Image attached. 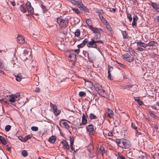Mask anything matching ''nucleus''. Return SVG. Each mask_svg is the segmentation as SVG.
Instances as JSON below:
<instances>
[{
  "mask_svg": "<svg viewBox=\"0 0 159 159\" xmlns=\"http://www.w3.org/2000/svg\"><path fill=\"white\" fill-rule=\"evenodd\" d=\"M117 142L118 146L122 148H127L130 146L129 141L125 139L118 140Z\"/></svg>",
  "mask_w": 159,
  "mask_h": 159,
  "instance_id": "nucleus-1",
  "label": "nucleus"
},
{
  "mask_svg": "<svg viewBox=\"0 0 159 159\" xmlns=\"http://www.w3.org/2000/svg\"><path fill=\"white\" fill-rule=\"evenodd\" d=\"M70 2L73 5H76L81 10L85 11L86 7L82 3L81 0H67Z\"/></svg>",
  "mask_w": 159,
  "mask_h": 159,
  "instance_id": "nucleus-2",
  "label": "nucleus"
},
{
  "mask_svg": "<svg viewBox=\"0 0 159 159\" xmlns=\"http://www.w3.org/2000/svg\"><path fill=\"white\" fill-rule=\"evenodd\" d=\"M57 22L61 28H64L68 25V20L67 19H63L61 17H58L57 19Z\"/></svg>",
  "mask_w": 159,
  "mask_h": 159,
  "instance_id": "nucleus-3",
  "label": "nucleus"
},
{
  "mask_svg": "<svg viewBox=\"0 0 159 159\" xmlns=\"http://www.w3.org/2000/svg\"><path fill=\"white\" fill-rule=\"evenodd\" d=\"M20 96V93H17L15 94H11L9 95V102H11V104H12V103H14L16 101L19 100V98Z\"/></svg>",
  "mask_w": 159,
  "mask_h": 159,
  "instance_id": "nucleus-4",
  "label": "nucleus"
},
{
  "mask_svg": "<svg viewBox=\"0 0 159 159\" xmlns=\"http://www.w3.org/2000/svg\"><path fill=\"white\" fill-rule=\"evenodd\" d=\"M86 23L87 24L89 28L94 33H98L99 32L100 29L93 27L92 22L90 19H86Z\"/></svg>",
  "mask_w": 159,
  "mask_h": 159,
  "instance_id": "nucleus-5",
  "label": "nucleus"
},
{
  "mask_svg": "<svg viewBox=\"0 0 159 159\" xmlns=\"http://www.w3.org/2000/svg\"><path fill=\"white\" fill-rule=\"evenodd\" d=\"M134 54V57H133L132 55L130 54L127 53L123 55V57L124 59L127 61L130 62L133 59H135L137 57L136 55H137L136 53Z\"/></svg>",
  "mask_w": 159,
  "mask_h": 159,
  "instance_id": "nucleus-6",
  "label": "nucleus"
},
{
  "mask_svg": "<svg viewBox=\"0 0 159 159\" xmlns=\"http://www.w3.org/2000/svg\"><path fill=\"white\" fill-rule=\"evenodd\" d=\"M87 46L89 48H97V45L96 43L95 39L94 38H92L91 41L88 42Z\"/></svg>",
  "mask_w": 159,
  "mask_h": 159,
  "instance_id": "nucleus-7",
  "label": "nucleus"
},
{
  "mask_svg": "<svg viewBox=\"0 0 159 159\" xmlns=\"http://www.w3.org/2000/svg\"><path fill=\"white\" fill-rule=\"evenodd\" d=\"M50 107L53 108V112L54 114L56 116L58 115L61 113V110L57 108V107L56 105L53 104L52 103H50Z\"/></svg>",
  "mask_w": 159,
  "mask_h": 159,
  "instance_id": "nucleus-8",
  "label": "nucleus"
},
{
  "mask_svg": "<svg viewBox=\"0 0 159 159\" xmlns=\"http://www.w3.org/2000/svg\"><path fill=\"white\" fill-rule=\"evenodd\" d=\"M28 12L30 14H33L34 10L33 8L31 6V3L29 1H27L25 4Z\"/></svg>",
  "mask_w": 159,
  "mask_h": 159,
  "instance_id": "nucleus-9",
  "label": "nucleus"
},
{
  "mask_svg": "<svg viewBox=\"0 0 159 159\" xmlns=\"http://www.w3.org/2000/svg\"><path fill=\"white\" fill-rule=\"evenodd\" d=\"M17 41L19 43L23 44L25 43V39L23 36L18 34L17 38Z\"/></svg>",
  "mask_w": 159,
  "mask_h": 159,
  "instance_id": "nucleus-10",
  "label": "nucleus"
},
{
  "mask_svg": "<svg viewBox=\"0 0 159 159\" xmlns=\"http://www.w3.org/2000/svg\"><path fill=\"white\" fill-rule=\"evenodd\" d=\"M70 148H71V150H70V152H75V151L73 148V145L74 143V139L73 137H70Z\"/></svg>",
  "mask_w": 159,
  "mask_h": 159,
  "instance_id": "nucleus-11",
  "label": "nucleus"
},
{
  "mask_svg": "<svg viewBox=\"0 0 159 159\" xmlns=\"http://www.w3.org/2000/svg\"><path fill=\"white\" fill-rule=\"evenodd\" d=\"M61 143L63 145V148L66 149L67 150H69V146L66 141L65 140H63L61 142Z\"/></svg>",
  "mask_w": 159,
  "mask_h": 159,
  "instance_id": "nucleus-12",
  "label": "nucleus"
},
{
  "mask_svg": "<svg viewBox=\"0 0 159 159\" xmlns=\"http://www.w3.org/2000/svg\"><path fill=\"white\" fill-rule=\"evenodd\" d=\"M107 117H109L111 118H113V116L114 115V112L113 111L110 110L109 108H107Z\"/></svg>",
  "mask_w": 159,
  "mask_h": 159,
  "instance_id": "nucleus-13",
  "label": "nucleus"
},
{
  "mask_svg": "<svg viewBox=\"0 0 159 159\" xmlns=\"http://www.w3.org/2000/svg\"><path fill=\"white\" fill-rule=\"evenodd\" d=\"M69 57L70 58V60L71 61H75L76 60V55L72 52L69 56Z\"/></svg>",
  "mask_w": 159,
  "mask_h": 159,
  "instance_id": "nucleus-14",
  "label": "nucleus"
},
{
  "mask_svg": "<svg viewBox=\"0 0 159 159\" xmlns=\"http://www.w3.org/2000/svg\"><path fill=\"white\" fill-rule=\"evenodd\" d=\"M85 85L87 87L89 88H92L93 86V83L88 80L85 81Z\"/></svg>",
  "mask_w": 159,
  "mask_h": 159,
  "instance_id": "nucleus-15",
  "label": "nucleus"
},
{
  "mask_svg": "<svg viewBox=\"0 0 159 159\" xmlns=\"http://www.w3.org/2000/svg\"><path fill=\"white\" fill-rule=\"evenodd\" d=\"M87 129L88 131L90 133L93 134L94 132V129L93 128V126L92 125H89L87 128Z\"/></svg>",
  "mask_w": 159,
  "mask_h": 159,
  "instance_id": "nucleus-16",
  "label": "nucleus"
},
{
  "mask_svg": "<svg viewBox=\"0 0 159 159\" xmlns=\"http://www.w3.org/2000/svg\"><path fill=\"white\" fill-rule=\"evenodd\" d=\"M16 80L18 81H20L23 79L22 76L21 74H19L15 76Z\"/></svg>",
  "mask_w": 159,
  "mask_h": 159,
  "instance_id": "nucleus-17",
  "label": "nucleus"
},
{
  "mask_svg": "<svg viewBox=\"0 0 159 159\" xmlns=\"http://www.w3.org/2000/svg\"><path fill=\"white\" fill-rule=\"evenodd\" d=\"M56 140V137L53 136L50 137L48 140L49 142L51 143H54Z\"/></svg>",
  "mask_w": 159,
  "mask_h": 159,
  "instance_id": "nucleus-18",
  "label": "nucleus"
},
{
  "mask_svg": "<svg viewBox=\"0 0 159 159\" xmlns=\"http://www.w3.org/2000/svg\"><path fill=\"white\" fill-rule=\"evenodd\" d=\"M22 50H23V53H22V57L25 56L26 55L28 54L29 52V51L28 50V49L25 48H22Z\"/></svg>",
  "mask_w": 159,
  "mask_h": 159,
  "instance_id": "nucleus-19",
  "label": "nucleus"
},
{
  "mask_svg": "<svg viewBox=\"0 0 159 159\" xmlns=\"http://www.w3.org/2000/svg\"><path fill=\"white\" fill-rule=\"evenodd\" d=\"M82 123L83 124H86L87 122V120L86 118L85 117L84 114V113L82 115Z\"/></svg>",
  "mask_w": 159,
  "mask_h": 159,
  "instance_id": "nucleus-20",
  "label": "nucleus"
},
{
  "mask_svg": "<svg viewBox=\"0 0 159 159\" xmlns=\"http://www.w3.org/2000/svg\"><path fill=\"white\" fill-rule=\"evenodd\" d=\"M0 159H7V157L2 152L0 153Z\"/></svg>",
  "mask_w": 159,
  "mask_h": 159,
  "instance_id": "nucleus-21",
  "label": "nucleus"
},
{
  "mask_svg": "<svg viewBox=\"0 0 159 159\" xmlns=\"http://www.w3.org/2000/svg\"><path fill=\"white\" fill-rule=\"evenodd\" d=\"M105 25L106 26V28L109 31L111 32L112 31V29L108 22H107V23H105Z\"/></svg>",
  "mask_w": 159,
  "mask_h": 159,
  "instance_id": "nucleus-22",
  "label": "nucleus"
},
{
  "mask_svg": "<svg viewBox=\"0 0 159 159\" xmlns=\"http://www.w3.org/2000/svg\"><path fill=\"white\" fill-rule=\"evenodd\" d=\"M0 140L1 142L4 145H5L7 143V142L5 138L2 136H0Z\"/></svg>",
  "mask_w": 159,
  "mask_h": 159,
  "instance_id": "nucleus-23",
  "label": "nucleus"
},
{
  "mask_svg": "<svg viewBox=\"0 0 159 159\" xmlns=\"http://www.w3.org/2000/svg\"><path fill=\"white\" fill-rule=\"evenodd\" d=\"M80 31L79 29L76 30L75 32V36L77 37H79L80 35Z\"/></svg>",
  "mask_w": 159,
  "mask_h": 159,
  "instance_id": "nucleus-24",
  "label": "nucleus"
},
{
  "mask_svg": "<svg viewBox=\"0 0 159 159\" xmlns=\"http://www.w3.org/2000/svg\"><path fill=\"white\" fill-rule=\"evenodd\" d=\"M20 10L23 12L25 13L26 12V10L25 7L23 5H21L20 7Z\"/></svg>",
  "mask_w": 159,
  "mask_h": 159,
  "instance_id": "nucleus-25",
  "label": "nucleus"
},
{
  "mask_svg": "<svg viewBox=\"0 0 159 159\" xmlns=\"http://www.w3.org/2000/svg\"><path fill=\"white\" fill-rule=\"evenodd\" d=\"M89 117L91 119H95L97 118L96 116L93 113H91L90 114Z\"/></svg>",
  "mask_w": 159,
  "mask_h": 159,
  "instance_id": "nucleus-26",
  "label": "nucleus"
},
{
  "mask_svg": "<svg viewBox=\"0 0 159 159\" xmlns=\"http://www.w3.org/2000/svg\"><path fill=\"white\" fill-rule=\"evenodd\" d=\"M151 5L152 7L155 9L157 10L158 9V7H157V5L155 3L152 2Z\"/></svg>",
  "mask_w": 159,
  "mask_h": 159,
  "instance_id": "nucleus-27",
  "label": "nucleus"
},
{
  "mask_svg": "<svg viewBox=\"0 0 159 159\" xmlns=\"http://www.w3.org/2000/svg\"><path fill=\"white\" fill-rule=\"evenodd\" d=\"M157 44V42L153 41H152L149 42L148 44L149 46H156V44Z\"/></svg>",
  "mask_w": 159,
  "mask_h": 159,
  "instance_id": "nucleus-28",
  "label": "nucleus"
},
{
  "mask_svg": "<svg viewBox=\"0 0 159 159\" xmlns=\"http://www.w3.org/2000/svg\"><path fill=\"white\" fill-rule=\"evenodd\" d=\"M62 124L64 125L65 128L67 129H68L70 128V126H69L68 123L65 122H64L62 123Z\"/></svg>",
  "mask_w": 159,
  "mask_h": 159,
  "instance_id": "nucleus-29",
  "label": "nucleus"
},
{
  "mask_svg": "<svg viewBox=\"0 0 159 159\" xmlns=\"http://www.w3.org/2000/svg\"><path fill=\"white\" fill-rule=\"evenodd\" d=\"M11 128V126L10 125H7L5 127V130L6 131L8 132L9 131Z\"/></svg>",
  "mask_w": 159,
  "mask_h": 159,
  "instance_id": "nucleus-30",
  "label": "nucleus"
},
{
  "mask_svg": "<svg viewBox=\"0 0 159 159\" xmlns=\"http://www.w3.org/2000/svg\"><path fill=\"white\" fill-rule=\"evenodd\" d=\"M131 127L132 128L136 130L135 131V134H137L138 133V131L137 130V127L136 126V125L135 124L133 123H132V125H131Z\"/></svg>",
  "mask_w": 159,
  "mask_h": 159,
  "instance_id": "nucleus-31",
  "label": "nucleus"
},
{
  "mask_svg": "<svg viewBox=\"0 0 159 159\" xmlns=\"http://www.w3.org/2000/svg\"><path fill=\"white\" fill-rule=\"evenodd\" d=\"M86 93L84 92L80 91L79 92V95L80 97L84 96L86 95Z\"/></svg>",
  "mask_w": 159,
  "mask_h": 159,
  "instance_id": "nucleus-32",
  "label": "nucleus"
},
{
  "mask_svg": "<svg viewBox=\"0 0 159 159\" xmlns=\"http://www.w3.org/2000/svg\"><path fill=\"white\" fill-rule=\"evenodd\" d=\"M21 153H22V155L24 157H26L27 156L28 153L26 150H23L22 151Z\"/></svg>",
  "mask_w": 159,
  "mask_h": 159,
  "instance_id": "nucleus-33",
  "label": "nucleus"
},
{
  "mask_svg": "<svg viewBox=\"0 0 159 159\" xmlns=\"http://www.w3.org/2000/svg\"><path fill=\"white\" fill-rule=\"evenodd\" d=\"M121 33L123 36V38L124 39L126 38L127 34L126 32L125 31H123L121 32Z\"/></svg>",
  "mask_w": 159,
  "mask_h": 159,
  "instance_id": "nucleus-34",
  "label": "nucleus"
},
{
  "mask_svg": "<svg viewBox=\"0 0 159 159\" xmlns=\"http://www.w3.org/2000/svg\"><path fill=\"white\" fill-rule=\"evenodd\" d=\"M88 43V40L85 39L81 43L84 46L86 44H87Z\"/></svg>",
  "mask_w": 159,
  "mask_h": 159,
  "instance_id": "nucleus-35",
  "label": "nucleus"
},
{
  "mask_svg": "<svg viewBox=\"0 0 159 159\" xmlns=\"http://www.w3.org/2000/svg\"><path fill=\"white\" fill-rule=\"evenodd\" d=\"M140 46L145 48L147 46V45L144 43H142L140 41Z\"/></svg>",
  "mask_w": 159,
  "mask_h": 159,
  "instance_id": "nucleus-36",
  "label": "nucleus"
},
{
  "mask_svg": "<svg viewBox=\"0 0 159 159\" xmlns=\"http://www.w3.org/2000/svg\"><path fill=\"white\" fill-rule=\"evenodd\" d=\"M31 129L32 130L35 131H36L38 130V128L36 126H33L31 127Z\"/></svg>",
  "mask_w": 159,
  "mask_h": 159,
  "instance_id": "nucleus-37",
  "label": "nucleus"
},
{
  "mask_svg": "<svg viewBox=\"0 0 159 159\" xmlns=\"http://www.w3.org/2000/svg\"><path fill=\"white\" fill-rule=\"evenodd\" d=\"M117 159H125V157L120 154H118Z\"/></svg>",
  "mask_w": 159,
  "mask_h": 159,
  "instance_id": "nucleus-38",
  "label": "nucleus"
},
{
  "mask_svg": "<svg viewBox=\"0 0 159 159\" xmlns=\"http://www.w3.org/2000/svg\"><path fill=\"white\" fill-rule=\"evenodd\" d=\"M72 10L76 13H79L80 12L79 10L77 8H73Z\"/></svg>",
  "mask_w": 159,
  "mask_h": 159,
  "instance_id": "nucleus-39",
  "label": "nucleus"
},
{
  "mask_svg": "<svg viewBox=\"0 0 159 159\" xmlns=\"http://www.w3.org/2000/svg\"><path fill=\"white\" fill-rule=\"evenodd\" d=\"M127 17L129 19L130 21H131L132 20V17H131V15L130 14H127Z\"/></svg>",
  "mask_w": 159,
  "mask_h": 159,
  "instance_id": "nucleus-40",
  "label": "nucleus"
},
{
  "mask_svg": "<svg viewBox=\"0 0 159 159\" xmlns=\"http://www.w3.org/2000/svg\"><path fill=\"white\" fill-rule=\"evenodd\" d=\"M84 46L82 43L77 45V47L79 48V49L80 48H82Z\"/></svg>",
  "mask_w": 159,
  "mask_h": 159,
  "instance_id": "nucleus-41",
  "label": "nucleus"
},
{
  "mask_svg": "<svg viewBox=\"0 0 159 159\" xmlns=\"http://www.w3.org/2000/svg\"><path fill=\"white\" fill-rule=\"evenodd\" d=\"M150 114L155 118H158V117L155 114L152 112H151L150 113Z\"/></svg>",
  "mask_w": 159,
  "mask_h": 159,
  "instance_id": "nucleus-42",
  "label": "nucleus"
},
{
  "mask_svg": "<svg viewBox=\"0 0 159 159\" xmlns=\"http://www.w3.org/2000/svg\"><path fill=\"white\" fill-rule=\"evenodd\" d=\"M98 16H99V18L101 20H102L104 18V17L102 15V14L100 13V12H98Z\"/></svg>",
  "mask_w": 159,
  "mask_h": 159,
  "instance_id": "nucleus-43",
  "label": "nucleus"
},
{
  "mask_svg": "<svg viewBox=\"0 0 159 159\" xmlns=\"http://www.w3.org/2000/svg\"><path fill=\"white\" fill-rule=\"evenodd\" d=\"M35 92L36 93H39L40 91V89L39 88H36L35 90Z\"/></svg>",
  "mask_w": 159,
  "mask_h": 159,
  "instance_id": "nucleus-44",
  "label": "nucleus"
},
{
  "mask_svg": "<svg viewBox=\"0 0 159 159\" xmlns=\"http://www.w3.org/2000/svg\"><path fill=\"white\" fill-rule=\"evenodd\" d=\"M101 20L103 23H104V24H105V23H107V22H108L104 18Z\"/></svg>",
  "mask_w": 159,
  "mask_h": 159,
  "instance_id": "nucleus-45",
  "label": "nucleus"
},
{
  "mask_svg": "<svg viewBox=\"0 0 159 159\" xmlns=\"http://www.w3.org/2000/svg\"><path fill=\"white\" fill-rule=\"evenodd\" d=\"M32 136L31 135H27L25 137L26 138V139L27 140L28 139H30V138H31Z\"/></svg>",
  "mask_w": 159,
  "mask_h": 159,
  "instance_id": "nucleus-46",
  "label": "nucleus"
},
{
  "mask_svg": "<svg viewBox=\"0 0 159 159\" xmlns=\"http://www.w3.org/2000/svg\"><path fill=\"white\" fill-rule=\"evenodd\" d=\"M134 99L138 103V104H139V99L138 97H134Z\"/></svg>",
  "mask_w": 159,
  "mask_h": 159,
  "instance_id": "nucleus-47",
  "label": "nucleus"
},
{
  "mask_svg": "<svg viewBox=\"0 0 159 159\" xmlns=\"http://www.w3.org/2000/svg\"><path fill=\"white\" fill-rule=\"evenodd\" d=\"M100 151L102 152L103 153H105V150L104 149V148L103 147H101L100 148Z\"/></svg>",
  "mask_w": 159,
  "mask_h": 159,
  "instance_id": "nucleus-48",
  "label": "nucleus"
},
{
  "mask_svg": "<svg viewBox=\"0 0 159 159\" xmlns=\"http://www.w3.org/2000/svg\"><path fill=\"white\" fill-rule=\"evenodd\" d=\"M95 42H96V44H97V43H103V42L101 40H97V41L95 40Z\"/></svg>",
  "mask_w": 159,
  "mask_h": 159,
  "instance_id": "nucleus-49",
  "label": "nucleus"
},
{
  "mask_svg": "<svg viewBox=\"0 0 159 159\" xmlns=\"http://www.w3.org/2000/svg\"><path fill=\"white\" fill-rule=\"evenodd\" d=\"M75 53H77L78 54L80 52V49L79 48H78V49H75Z\"/></svg>",
  "mask_w": 159,
  "mask_h": 159,
  "instance_id": "nucleus-50",
  "label": "nucleus"
},
{
  "mask_svg": "<svg viewBox=\"0 0 159 159\" xmlns=\"http://www.w3.org/2000/svg\"><path fill=\"white\" fill-rule=\"evenodd\" d=\"M133 19L134 20L136 21L138 20V18L137 16H134Z\"/></svg>",
  "mask_w": 159,
  "mask_h": 159,
  "instance_id": "nucleus-51",
  "label": "nucleus"
},
{
  "mask_svg": "<svg viewBox=\"0 0 159 159\" xmlns=\"http://www.w3.org/2000/svg\"><path fill=\"white\" fill-rule=\"evenodd\" d=\"M111 74L110 72H109V71H108V78L110 80L111 79Z\"/></svg>",
  "mask_w": 159,
  "mask_h": 159,
  "instance_id": "nucleus-52",
  "label": "nucleus"
},
{
  "mask_svg": "<svg viewBox=\"0 0 159 159\" xmlns=\"http://www.w3.org/2000/svg\"><path fill=\"white\" fill-rule=\"evenodd\" d=\"M146 157L144 156H142L140 157V159H145Z\"/></svg>",
  "mask_w": 159,
  "mask_h": 159,
  "instance_id": "nucleus-53",
  "label": "nucleus"
},
{
  "mask_svg": "<svg viewBox=\"0 0 159 159\" xmlns=\"http://www.w3.org/2000/svg\"><path fill=\"white\" fill-rule=\"evenodd\" d=\"M108 135L109 136H111L113 135L112 133V132H109L108 134Z\"/></svg>",
  "mask_w": 159,
  "mask_h": 159,
  "instance_id": "nucleus-54",
  "label": "nucleus"
},
{
  "mask_svg": "<svg viewBox=\"0 0 159 159\" xmlns=\"http://www.w3.org/2000/svg\"><path fill=\"white\" fill-rule=\"evenodd\" d=\"M22 138V140H21V141L23 142H25L27 141V140L26 139V138L25 137L23 139Z\"/></svg>",
  "mask_w": 159,
  "mask_h": 159,
  "instance_id": "nucleus-55",
  "label": "nucleus"
},
{
  "mask_svg": "<svg viewBox=\"0 0 159 159\" xmlns=\"http://www.w3.org/2000/svg\"><path fill=\"white\" fill-rule=\"evenodd\" d=\"M113 69V68L112 67H111L109 68V70L108 71H109L110 72V71H111Z\"/></svg>",
  "mask_w": 159,
  "mask_h": 159,
  "instance_id": "nucleus-56",
  "label": "nucleus"
},
{
  "mask_svg": "<svg viewBox=\"0 0 159 159\" xmlns=\"http://www.w3.org/2000/svg\"><path fill=\"white\" fill-rule=\"evenodd\" d=\"M3 69H2V68H0V72L2 74H3V75H4V72H3V71L2 70Z\"/></svg>",
  "mask_w": 159,
  "mask_h": 159,
  "instance_id": "nucleus-57",
  "label": "nucleus"
},
{
  "mask_svg": "<svg viewBox=\"0 0 159 159\" xmlns=\"http://www.w3.org/2000/svg\"><path fill=\"white\" fill-rule=\"evenodd\" d=\"M136 24V22H135V20H133V21L132 22V25H135Z\"/></svg>",
  "mask_w": 159,
  "mask_h": 159,
  "instance_id": "nucleus-58",
  "label": "nucleus"
},
{
  "mask_svg": "<svg viewBox=\"0 0 159 159\" xmlns=\"http://www.w3.org/2000/svg\"><path fill=\"white\" fill-rule=\"evenodd\" d=\"M11 3L13 6H15L16 5V3L15 2H12Z\"/></svg>",
  "mask_w": 159,
  "mask_h": 159,
  "instance_id": "nucleus-59",
  "label": "nucleus"
},
{
  "mask_svg": "<svg viewBox=\"0 0 159 159\" xmlns=\"http://www.w3.org/2000/svg\"><path fill=\"white\" fill-rule=\"evenodd\" d=\"M84 125V124H83L82 123H80V125H79V126H78V128H81V127H80V126H81V125Z\"/></svg>",
  "mask_w": 159,
  "mask_h": 159,
  "instance_id": "nucleus-60",
  "label": "nucleus"
},
{
  "mask_svg": "<svg viewBox=\"0 0 159 159\" xmlns=\"http://www.w3.org/2000/svg\"><path fill=\"white\" fill-rule=\"evenodd\" d=\"M99 91H100V92L101 93L102 91L103 93H104L105 92V91L104 90H101V89H98Z\"/></svg>",
  "mask_w": 159,
  "mask_h": 159,
  "instance_id": "nucleus-61",
  "label": "nucleus"
},
{
  "mask_svg": "<svg viewBox=\"0 0 159 159\" xmlns=\"http://www.w3.org/2000/svg\"><path fill=\"white\" fill-rule=\"evenodd\" d=\"M143 48H140V51H143Z\"/></svg>",
  "mask_w": 159,
  "mask_h": 159,
  "instance_id": "nucleus-62",
  "label": "nucleus"
},
{
  "mask_svg": "<svg viewBox=\"0 0 159 159\" xmlns=\"http://www.w3.org/2000/svg\"><path fill=\"white\" fill-rule=\"evenodd\" d=\"M143 103V102H142V101H141L140 100V106Z\"/></svg>",
  "mask_w": 159,
  "mask_h": 159,
  "instance_id": "nucleus-63",
  "label": "nucleus"
},
{
  "mask_svg": "<svg viewBox=\"0 0 159 159\" xmlns=\"http://www.w3.org/2000/svg\"><path fill=\"white\" fill-rule=\"evenodd\" d=\"M112 11H113V12H115L116 11L115 9L114 8H112Z\"/></svg>",
  "mask_w": 159,
  "mask_h": 159,
  "instance_id": "nucleus-64",
  "label": "nucleus"
}]
</instances>
